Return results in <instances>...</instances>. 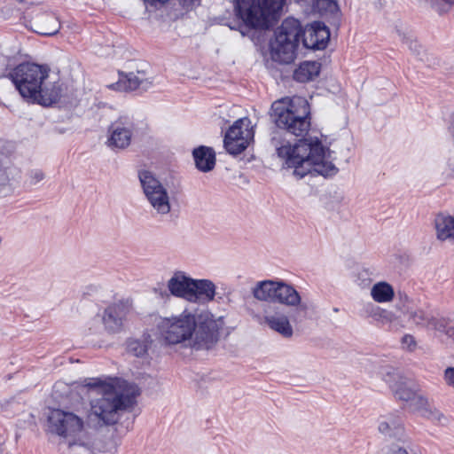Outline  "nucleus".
<instances>
[{"label":"nucleus","mask_w":454,"mask_h":454,"mask_svg":"<svg viewBox=\"0 0 454 454\" xmlns=\"http://www.w3.org/2000/svg\"><path fill=\"white\" fill-rule=\"evenodd\" d=\"M320 65L315 61L301 63L294 72V79L300 82H307L318 76Z\"/></svg>","instance_id":"obj_24"},{"label":"nucleus","mask_w":454,"mask_h":454,"mask_svg":"<svg viewBox=\"0 0 454 454\" xmlns=\"http://www.w3.org/2000/svg\"><path fill=\"white\" fill-rule=\"evenodd\" d=\"M277 127L296 137L304 136L310 128L309 105L301 97L286 98L275 101L271 106Z\"/></svg>","instance_id":"obj_6"},{"label":"nucleus","mask_w":454,"mask_h":454,"mask_svg":"<svg viewBox=\"0 0 454 454\" xmlns=\"http://www.w3.org/2000/svg\"><path fill=\"white\" fill-rule=\"evenodd\" d=\"M153 343L149 334H144L140 339H130L127 341V351L137 356L145 357Z\"/></svg>","instance_id":"obj_25"},{"label":"nucleus","mask_w":454,"mask_h":454,"mask_svg":"<svg viewBox=\"0 0 454 454\" xmlns=\"http://www.w3.org/2000/svg\"><path fill=\"white\" fill-rule=\"evenodd\" d=\"M271 144L278 156L285 160L287 168H294V175L302 178L306 175L335 176L339 169L333 162L331 151L317 139H301L294 145H281L273 137Z\"/></svg>","instance_id":"obj_3"},{"label":"nucleus","mask_w":454,"mask_h":454,"mask_svg":"<svg viewBox=\"0 0 454 454\" xmlns=\"http://www.w3.org/2000/svg\"><path fill=\"white\" fill-rule=\"evenodd\" d=\"M387 454H411L406 449L403 447H393Z\"/></svg>","instance_id":"obj_36"},{"label":"nucleus","mask_w":454,"mask_h":454,"mask_svg":"<svg viewBox=\"0 0 454 454\" xmlns=\"http://www.w3.org/2000/svg\"><path fill=\"white\" fill-rule=\"evenodd\" d=\"M9 182V176L6 169L0 168V186L5 185Z\"/></svg>","instance_id":"obj_35"},{"label":"nucleus","mask_w":454,"mask_h":454,"mask_svg":"<svg viewBox=\"0 0 454 454\" xmlns=\"http://www.w3.org/2000/svg\"><path fill=\"white\" fill-rule=\"evenodd\" d=\"M415 410L418 411L422 417H424L434 423L444 425L448 422V419L444 416V414L442 413L440 411L432 408L428 404V402L427 399H426V404H424V405L419 404Z\"/></svg>","instance_id":"obj_27"},{"label":"nucleus","mask_w":454,"mask_h":454,"mask_svg":"<svg viewBox=\"0 0 454 454\" xmlns=\"http://www.w3.org/2000/svg\"><path fill=\"white\" fill-rule=\"evenodd\" d=\"M138 179L144 196L152 211L157 216H166L171 211L170 196L168 188L150 170L138 172Z\"/></svg>","instance_id":"obj_9"},{"label":"nucleus","mask_w":454,"mask_h":454,"mask_svg":"<svg viewBox=\"0 0 454 454\" xmlns=\"http://www.w3.org/2000/svg\"><path fill=\"white\" fill-rule=\"evenodd\" d=\"M9 78L22 98L33 99L43 106L58 102L62 94L61 85L51 78L47 66L22 63L9 73Z\"/></svg>","instance_id":"obj_5"},{"label":"nucleus","mask_w":454,"mask_h":454,"mask_svg":"<svg viewBox=\"0 0 454 454\" xmlns=\"http://www.w3.org/2000/svg\"><path fill=\"white\" fill-rule=\"evenodd\" d=\"M129 312L130 305L128 301H119L107 306L101 317L105 330L109 333H121Z\"/></svg>","instance_id":"obj_15"},{"label":"nucleus","mask_w":454,"mask_h":454,"mask_svg":"<svg viewBox=\"0 0 454 454\" xmlns=\"http://www.w3.org/2000/svg\"><path fill=\"white\" fill-rule=\"evenodd\" d=\"M443 381L449 387L454 389V367H447L443 372Z\"/></svg>","instance_id":"obj_31"},{"label":"nucleus","mask_w":454,"mask_h":454,"mask_svg":"<svg viewBox=\"0 0 454 454\" xmlns=\"http://www.w3.org/2000/svg\"><path fill=\"white\" fill-rule=\"evenodd\" d=\"M448 166L451 169V171L454 173V154H452L451 157L449 159Z\"/></svg>","instance_id":"obj_39"},{"label":"nucleus","mask_w":454,"mask_h":454,"mask_svg":"<svg viewBox=\"0 0 454 454\" xmlns=\"http://www.w3.org/2000/svg\"><path fill=\"white\" fill-rule=\"evenodd\" d=\"M402 347L407 350L412 351L416 348V341L412 335L405 334L401 340Z\"/></svg>","instance_id":"obj_32"},{"label":"nucleus","mask_w":454,"mask_h":454,"mask_svg":"<svg viewBox=\"0 0 454 454\" xmlns=\"http://www.w3.org/2000/svg\"><path fill=\"white\" fill-rule=\"evenodd\" d=\"M380 373L382 379L389 385L395 396L399 400L411 402L414 409L417 406L426 404V398L418 395L413 383L399 376L395 370L390 367H382Z\"/></svg>","instance_id":"obj_12"},{"label":"nucleus","mask_w":454,"mask_h":454,"mask_svg":"<svg viewBox=\"0 0 454 454\" xmlns=\"http://www.w3.org/2000/svg\"><path fill=\"white\" fill-rule=\"evenodd\" d=\"M85 387L102 396L90 401L88 419L97 426H112L119 420V412L133 405L139 395L137 385L117 378L88 379Z\"/></svg>","instance_id":"obj_2"},{"label":"nucleus","mask_w":454,"mask_h":454,"mask_svg":"<svg viewBox=\"0 0 454 454\" xmlns=\"http://www.w3.org/2000/svg\"><path fill=\"white\" fill-rule=\"evenodd\" d=\"M60 25L59 20L52 15H44L41 19L36 32L43 35L51 36L59 32Z\"/></svg>","instance_id":"obj_28"},{"label":"nucleus","mask_w":454,"mask_h":454,"mask_svg":"<svg viewBox=\"0 0 454 454\" xmlns=\"http://www.w3.org/2000/svg\"><path fill=\"white\" fill-rule=\"evenodd\" d=\"M29 181L32 184H36L44 178V173L40 169H33L29 172Z\"/></svg>","instance_id":"obj_33"},{"label":"nucleus","mask_w":454,"mask_h":454,"mask_svg":"<svg viewBox=\"0 0 454 454\" xmlns=\"http://www.w3.org/2000/svg\"><path fill=\"white\" fill-rule=\"evenodd\" d=\"M244 23L254 28H269L280 15L286 0H235Z\"/></svg>","instance_id":"obj_8"},{"label":"nucleus","mask_w":454,"mask_h":454,"mask_svg":"<svg viewBox=\"0 0 454 454\" xmlns=\"http://www.w3.org/2000/svg\"><path fill=\"white\" fill-rule=\"evenodd\" d=\"M262 323L285 339L294 336V327L288 316L278 306L269 305L263 309Z\"/></svg>","instance_id":"obj_16"},{"label":"nucleus","mask_w":454,"mask_h":454,"mask_svg":"<svg viewBox=\"0 0 454 454\" xmlns=\"http://www.w3.org/2000/svg\"><path fill=\"white\" fill-rule=\"evenodd\" d=\"M276 302L301 310L307 309V305L302 302L299 292L292 285L282 280H279Z\"/></svg>","instance_id":"obj_18"},{"label":"nucleus","mask_w":454,"mask_h":454,"mask_svg":"<svg viewBox=\"0 0 454 454\" xmlns=\"http://www.w3.org/2000/svg\"><path fill=\"white\" fill-rule=\"evenodd\" d=\"M333 311H334V312H338V311H339V309H338V308H334V309H333Z\"/></svg>","instance_id":"obj_40"},{"label":"nucleus","mask_w":454,"mask_h":454,"mask_svg":"<svg viewBox=\"0 0 454 454\" xmlns=\"http://www.w3.org/2000/svg\"><path fill=\"white\" fill-rule=\"evenodd\" d=\"M192 156L196 168L201 172L211 171L215 165V153L213 148L200 145L194 148Z\"/></svg>","instance_id":"obj_20"},{"label":"nucleus","mask_w":454,"mask_h":454,"mask_svg":"<svg viewBox=\"0 0 454 454\" xmlns=\"http://www.w3.org/2000/svg\"><path fill=\"white\" fill-rule=\"evenodd\" d=\"M301 3L309 6V12L317 13H334L338 12L339 7L334 0H300Z\"/></svg>","instance_id":"obj_26"},{"label":"nucleus","mask_w":454,"mask_h":454,"mask_svg":"<svg viewBox=\"0 0 454 454\" xmlns=\"http://www.w3.org/2000/svg\"><path fill=\"white\" fill-rule=\"evenodd\" d=\"M364 314L366 317L372 318L373 321L386 325L393 322L395 314L384 308H381L372 302H368L364 307Z\"/></svg>","instance_id":"obj_23"},{"label":"nucleus","mask_w":454,"mask_h":454,"mask_svg":"<svg viewBox=\"0 0 454 454\" xmlns=\"http://www.w3.org/2000/svg\"><path fill=\"white\" fill-rule=\"evenodd\" d=\"M137 133V123L132 117L120 116L108 128L106 145L111 149H126Z\"/></svg>","instance_id":"obj_11"},{"label":"nucleus","mask_w":454,"mask_h":454,"mask_svg":"<svg viewBox=\"0 0 454 454\" xmlns=\"http://www.w3.org/2000/svg\"><path fill=\"white\" fill-rule=\"evenodd\" d=\"M370 295L377 303H389L395 298V290L388 282L379 281L371 287Z\"/></svg>","instance_id":"obj_22"},{"label":"nucleus","mask_w":454,"mask_h":454,"mask_svg":"<svg viewBox=\"0 0 454 454\" xmlns=\"http://www.w3.org/2000/svg\"><path fill=\"white\" fill-rule=\"evenodd\" d=\"M430 8L439 15L448 13L454 6V0H427Z\"/></svg>","instance_id":"obj_30"},{"label":"nucleus","mask_w":454,"mask_h":454,"mask_svg":"<svg viewBox=\"0 0 454 454\" xmlns=\"http://www.w3.org/2000/svg\"><path fill=\"white\" fill-rule=\"evenodd\" d=\"M378 430L387 438L405 441V432L402 418L395 412L382 415L378 419Z\"/></svg>","instance_id":"obj_17"},{"label":"nucleus","mask_w":454,"mask_h":454,"mask_svg":"<svg viewBox=\"0 0 454 454\" xmlns=\"http://www.w3.org/2000/svg\"><path fill=\"white\" fill-rule=\"evenodd\" d=\"M279 280H262L252 288L253 296L260 301H276Z\"/></svg>","instance_id":"obj_21"},{"label":"nucleus","mask_w":454,"mask_h":454,"mask_svg":"<svg viewBox=\"0 0 454 454\" xmlns=\"http://www.w3.org/2000/svg\"><path fill=\"white\" fill-rule=\"evenodd\" d=\"M224 325V317H216L208 309H197L194 313L184 309L177 316L163 318L159 329L168 344L211 350L219 342Z\"/></svg>","instance_id":"obj_1"},{"label":"nucleus","mask_w":454,"mask_h":454,"mask_svg":"<svg viewBox=\"0 0 454 454\" xmlns=\"http://www.w3.org/2000/svg\"><path fill=\"white\" fill-rule=\"evenodd\" d=\"M174 297L192 303H207L216 295V286L207 278H193L183 270H176L167 282Z\"/></svg>","instance_id":"obj_7"},{"label":"nucleus","mask_w":454,"mask_h":454,"mask_svg":"<svg viewBox=\"0 0 454 454\" xmlns=\"http://www.w3.org/2000/svg\"><path fill=\"white\" fill-rule=\"evenodd\" d=\"M145 4H149L151 6L161 5L165 3H167L168 0H143Z\"/></svg>","instance_id":"obj_37"},{"label":"nucleus","mask_w":454,"mask_h":454,"mask_svg":"<svg viewBox=\"0 0 454 454\" xmlns=\"http://www.w3.org/2000/svg\"><path fill=\"white\" fill-rule=\"evenodd\" d=\"M303 35V45L308 49L322 50L327 46L330 31L321 21H315L302 30L300 21L286 18L275 32L270 41V55L274 61L290 64L296 58L300 37Z\"/></svg>","instance_id":"obj_4"},{"label":"nucleus","mask_w":454,"mask_h":454,"mask_svg":"<svg viewBox=\"0 0 454 454\" xmlns=\"http://www.w3.org/2000/svg\"><path fill=\"white\" fill-rule=\"evenodd\" d=\"M437 239L454 244V215L439 214L434 219Z\"/></svg>","instance_id":"obj_19"},{"label":"nucleus","mask_w":454,"mask_h":454,"mask_svg":"<svg viewBox=\"0 0 454 454\" xmlns=\"http://www.w3.org/2000/svg\"><path fill=\"white\" fill-rule=\"evenodd\" d=\"M432 320L436 322V326H434V324H430V326L427 327L428 329H434L439 332H445L447 334L450 335V329L445 330V321L443 319H437L432 316Z\"/></svg>","instance_id":"obj_34"},{"label":"nucleus","mask_w":454,"mask_h":454,"mask_svg":"<svg viewBox=\"0 0 454 454\" xmlns=\"http://www.w3.org/2000/svg\"><path fill=\"white\" fill-rule=\"evenodd\" d=\"M254 136L251 121L247 117L239 118L227 130L223 139L224 148L230 154H239L254 140Z\"/></svg>","instance_id":"obj_10"},{"label":"nucleus","mask_w":454,"mask_h":454,"mask_svg":"<svg viewBox=\"0 0 454 454\" xmlns=\"http://www.w3.org/2000/svg\"><path fill=\"white\" fill-rule=\"evenodd\" d=\"M396 33L399 36V38L405 43H408L409 37L407 36L406 33L404 31H402L401 29H396Z\"/></svg>","instance_id":"obj_38"},{"label":"nucleus","mask_w":454,"mask_h":454,"mask_svg":"<svg viewBox=\"0 0 454 454\" xmlns=\"http://www.w3.org/2000/svg\"><path fill=\"white\" fill-rule=\"evenodd\" d=\"M398 301L395 305L403 317L411 325L419 327H429L430 324L436 326V322L432 320V315L419 308L417 302L403 292H398Z\"/></svg>","instance_id":"obj_14"},{"label":"nucleus","mask_w":454,"mask_h":454,"mask_svg":"<svg viewBox=\"0 0 454 454\" xmlns=\"http://www.w3.org/2000/svg\"><path fill=\"white\" fill-rule=\"evenodd\" d=\"M49 428L59 436H75L83 429V420L76 414L55 409L48 417Z\"/></svg>","instance_id":"obj_13"},{"label":"nucleus","mask_w":454,"mask_h":454,"mask_svg":"<svg viewBox=\"0 0 454 454\" xmlns=\"http://www.w3.org/2000/svg\"><path fill=\"white\" fill-rule=\"evenodd\" d=\"M144 82V79L139 76V73H129L121 80L125 90H135L139 89Z\"/></svg>","instance_id":"obj_29"}]
</instances>
